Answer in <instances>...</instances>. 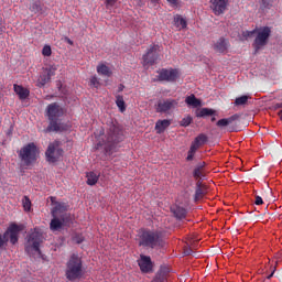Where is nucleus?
I'll list each match as a JSON object with an SVG mask.
<instances>
[{
    "mask_svg": "<svg viewBox=\"0 0 282 282\" xmlns=\"http://www.w3.org/2000/svg\"><path fill=\"white\" fill-rule=\"evenodd\" d=\"M154 107H177V100L171 99V98H167V99L160 98L158 99Z\"/></svg>",
    "mask_w": 282,
    "mask_h": 282,
    "instance_id": "27",
    "label": "nucleus"
},
{
    "mask_svg": "<svg viewBox=\"0 0 282 282\" xmlns=\"http://www.w3.org/2000/svg\"><path fill=\"white\" fill-rule=\"evenodd\" d=\"M156 78L153 79V83H176L180 78V69L178 68H160L156 70Z\"/></svg>",
    "mask_w": 282,
    "mask_h": 282,
    "instance_id": "8",
    "label": "nucleus"
},
{
    "mask_svg": "<svg viewBox=\"0 0 282 282\" xmlns=\"http://www.w3.org/2000/svg\"><path fill=\"white\" fill-rule=\"evenodd\" d=\"M29 10L33 14H44V17H47V7L41 0L31 2Z\"/></svg>",
    "mask_w": 282,
    "mask_h": 282,
    "instance_id": "15",
    "label": "nucleus"
},
{
    "mask_svg": "<svg viewBox=\"0 0 282 282\" xmlns=\"http://www.w3.org/2000/svg\"><path fill=\"white\" fill-rule=\"evenodd\" d=\"M83 241H85V238L82 235H76L74 237V242L75 243H83Z\"/></svg>",
    "mask_w": 282,
    "mask_h": 282,
    "instance_id": "49",
    "label": "nucleus"
},
{
    "mask_svg": "<svg viewBox=\"0 0 282 282\" xmlns=\"http://www.w3.org/2000/svg\"><path fill=\"white\" fill-rule=\"evenodd\" d=\"M196 188H206V185H204L202 183V180L198 178L197 183H196Z\"/></svg>",
    "mask_w": 282,
    "mask_h": 282,
    "instance_id": "51",
    "label": "nucleus"
},
{
    "mask_svg": "<svg viewBox=\"0 0 282 282\" xmlns=\"http://www.w3.org/2000/svg\"><path fill=\"white\" fill-rule=\"evenodd\" d=\"M254 204H256V206L263 205V198L261 196H256Z\"/></svg>",
    "mask_w": 282,
    "mask_h": 282,
    "instance_id": "50",
    "label": "nucleus"
},
{
    "mask_svg": "<svg viewBox=\"0 0 282 282\" xmlns=\"http://www.w3.org/2000/svg\"><path fill=\"white\" fill-rule=\"evenodd\" d=\"M270 36H272V28L270 26H258L256 39L252 43L254 54L261 52L270 43Z\"/></svg>",
    "mask_w": 282,
    "mask_h": 282,
    "instance_id": "6",
    "label": "nucleus"
},
{
    "mask_svg": "<svg viewBox=\"0 0 282 282\" xmlns=\"http://www.w3.org/2000/svg\"><path fill=\"white\" fill-rule=\"evenodd\" d=\"M249 95H241L234 101L235 107H246L248 105Z\"/></svg>",
    "mask_w": 282,
    "mask_h": 282,
    "instance_id": "29",
    "label": "nucleus"
},
{
    "mask_svg": "<svg viewBox=\"0 0 282 282\" xmlns=\"http://www.w3.org/2000/svg\"><path fill=\"white\" fill-rule=\"evenodd\" d=\"M185 105L187 107H204L206 104L204 102V99L198 98L195 94H191L185 97Z\"/></svg>",
    "mask_w": 282,
    "mask_h": 282,
    "instance_id": "19",
    "label": "nucleus"
},
{
    "mask_svg": "<svg viewBox=\"0 0 282 282\" xmlns=\"http://www.w3.org/2000/svg\"><path fill=\"white\" fill-rule=\"evenodd\" d=\"M22 204H23L24 210L30 212V209L32 208V200H30V197L24 196L22 199Z\"/></svg>",
    "mask_w": 282,
    "mask_h": 282,
    "instance_id": "37",
    "label": "nucleus"
},
{
    "mask_svg": "<svg viewBox=\"0 0 282 282\" xmlns=\"http://www.w3.org/2000/svg\"><path fill=\"white\" fill-rule=\"evenodd\" d=\"M90 85L93 87H96V89L100 87V80H98V77L96 75L90 78Z\"/></svg>",
    "mask_w": 282,
    "mask_h": 282,
    "instance_id": "43",
    "label": "nucleus"
},
{
    "mask_svg": "<svg viewBox=\"0 0 282 282\" xmlns=\"http://www.w3.org/2000/svg\"><path fill=\"white\" fill-rule=\"evenodd\" d=\"M139 8H144L145 3L144 0H138Z\"/></svg>",
    "mask_w": 282,
    "mask_h": 282,
    "instance_id": "56",
    "label": "nucleus"
},
{
    "mask_svg": "<svg viewBox=\"0 0 282 282\" xmlns=\"http://www.w3.org/2000/svg\"><path fill=\"white\" fill-rule=\"evenodd\" d=\"M250 105H254V107H282V102L274 104L272 100L253 99L252 96L249 95L247 106Z\"/></svg>",
    "mask_w": 282,
    "mask_h": 282,
    "instance_id": "14",
    "label": "nucleus"
},
{
    "mask_svg": "<svg viewBox=\"0 0 282 282\" xmlns=\"http://www.w3.org/2000/svg\"><path fill=\"white\" fill-rule=\"evenodd\" d=\"M58 70V65L53 64L45 68L44 73L48 78H52V76H56V72Z\"/></svg>",
    "mask_w": 282,
    "mask_h": 282,
    "instance_id": "32",
    "label": "nucleus"
},
{
    "mask_svg": "<svg viewBox=\"0 0 282 282\" xmlns=\"http://www.w3.org/2000/svg\"><path fill=\"white\" fill-rule=\"evenodd\" d=\"M85 271L83 270V259L78 254L73 253L66 263L65 276L68 281H78L83 279Z\"/></svg>",
    "mask_w": 282,
    "mask_h": 282,
    "instance_id": "4",
    "label": "nucleus"
},
{
    "mask_svg": "<svg viewBox=\"0 0 282 282\" xmlns=\"http://www.w3.org/2000/svg\"><path fill=\"white\" fill-rule=\"evenodd\" d=\"M43 242V231L35 227L26 238L25 252L30 253L32 250L41 254V245Z\"/></svg>",
    "mask_w": 282,
    "mask_h": 282,
    "instance_id": "7",
    "label": "nucleus"
},
{
    "mask_svg": "<svg viewBox=\"0 0 282 282\" xmlns=\"http://www.w3.org/2000/svg\"><path fill=\"white\" fill-rule=\"evenodd\" d=\"M194 180H204L206 177V162H199L193 170Z\"/></svg>",
    "mask_w": 282,
    "mask_h": 282,
    "instance_id": "20",
    "label": "nucleus"
},
{
    "mask_svg": "<svg viewBox=\"0 0 282 282\" xmlns=\"http://www.w3.org/2000/svg\"><path fill=\"white\" fill-rule=\"evenodd\" d=\"M262 10H270L272 8V0H261Z\"/></svg>",
    "mask_w": 282,
    "mask_h": 282,
    "instance_id": "41",
    "label": "nucleus"
},
{
    "mask_svg": "<svg viewBox=\"0 0 282 282\" xmlns=\"http://www.w3.org/2000/svg\"><path fill=\"white\" fill-rule=\"evenodd\" d=\"M172 8H180V0H166Z\"/></svg>",
    "mask_w": 282,
    "mask_h": 282,
    "instance_id": "45",
    "label": "nucleus"
},
{
    "mask_svg": "<svg viewBox=\"0 0 282 282\" xmlns=\"http://www.w3.org/2000/svg\"><path fill=\"white\" fill-rule=\"evenodd\" d=\"M135 241L139 248H144L145 250H158V248H164V237L162 236V231L155 229H139Z\"/></svg>",
    "mask_w": 282,
    "mask_h": 282,
    "instance_id": "1",
    "label": "nucleus"
},
{
    "mask_svg": "<svg viewBox=\"0 0 282 282\" xmlns=\"http://www.w3.org/2000/svg\"><path fill=\"white\" fill-rule=\"evenodd\" d=\"M137 263L143 274H150V272H153V261L151 260V256L140 254Z\"/></svg>",
    "mask_w": 282,
    "mask_h": 282,
    "instance_id": "12",
    "label": "nucleus"
},
{
    "mask_svg": "<svg viewBox=\"0 0 282 282\" xmlns=\"http://www.w3.org/2000/svg\"><path fill=\"white\" fill-rule=\"evenodd\" d=\"M106 8H113L116 3H118V0H106Z\"/></svg>",
    "mask_w": 282,
    "mask_h": 282,
    "instance_id": "46",
    "label": "nucleus"
},
{
    "mask_svg": "<svg viewBox=\"0 0 282 282\" xmlns=\"http://www.w3.org/2000/svg\"><path fill=\"white\" fill-rule=\"evenodd\" d=\"M215 120H217V118H215V117H212V122H215Z\"/></svg>",
    "mask_w": 282,
    "mask_h": 282,
    "instance_id": "61",
    "label": "nucleus"
},
{
    "mask_svg": "<svg viewBox=\"0 0 282 282\" xmlns=\"http://www.w3.org/2000/svg\"><path fill=\"white\" fill-rule=\"evenodd\" d=\"M171 213H173L176 219H185L188 212L186 210V208L175 205L171 207Z\"/></svg>",
    "mask_w": 282,
    "mask_h": 282,
    "instance_id": "25",
    "label": "nucleus"
},
{
    "mask_svg": "<svg viewBox=\"0 0 282 282\" xmlns=\"http://www.w3.org/2000/svg\"><path fill=\"white\" fill-rule=\"evenodd\" d=\"M185 254H187V256H188V254H191V251H188V250H187V251H185Z\"/></svg>",
    "mask_w": 282,
    "mask_h": 282,
    "instance_id": "62",
    "label": "nucleus"
},
{
    "mask_svg": "<svg viewBox=\"0 0 282 282\" xmlns=\"http://www.w3.org/2000/svg\"><path fill=\"white\" fill-rule=\"evenodd\" d=\"M122 128L120 126L112 123L107 132V135L99 140L95 144V151H99L104 155H111L113 153V149H116V144L122 141Z\"/></svg>",
    "mask_w": 282,
    "mask_h": 282,
    "instance_id": "2",
    "label": "nucleus"
},
{
    "mask_svg": "<svg viewBox=\"0 0 282 282\" xmlns=\"http://www.w3.org/2000/svg\"><path fill=\"white\" fill-rule=\"evenodd\" d=\"M65 110L61 107H48L46 110V116L48 118V126L46 128V133H58L63 131H67L69 129V124L63 122V115Z\"/></svg>",
    "mask_w": 282,
    "mask_h": 282,
    "instance_id": "3",
    "label": "nucleus"
},
{
    "mask_svg": "<svg viewBox=\"0 0 282 282\" xmlns=\"http://www.w3.org/2000/svg\"><path fill=\"white\" fill-rule=\"evenodd\" d=\"M272 276H274V271H272V273L269 274V275L267 276V279H271Z\"/></svg>",
    "mask_w": 282,
    "mask_h": 282,
    "instance_id": "60",
    "label": "nucleus"
},
{
    "mask_svg": "<svg viewBox=\"0 0 282 282\" xmlns=\"http://www.w3.org/2000/svg\"><path fill=\"white\" fill-rule=\"evenodd\" d=\"M199 144L196 143L195 141L191 144L189 151H192L193 153H197V149H199Z\"/></svg>",
    "mask_w": 282,
    "mask_h": 282,
    "instance_id": "47",
    "label": "nucleus"
},
{
    "mask_svg": "<svg viewBox=\"0 0 282 282\" xmlns=\"http://www.w3.org/2000/svg\"><path fill=\"white\" fill-rule=\"evenodd\" d=\"M69 219V215L65 214L64 216H61V219L57 217H54V219L51 220L50 228L51 230H61L65 224H67Z\"/></svg>",
    "mask_w": 282,
    "mask_h": 282,
    "instance_id": "18",
    "label": "nucleus"
},
{
    "mask_svg": "<svg viewBox=\"0 0 282 282\" xmlns=\"http://www.w3.org/2000/svg\"><path fill=\"white\" fill-rule=\"evenodd\" d=\"M119 111H120L121 113H124V112L127 111V107H119Z\"/></svg>",
    "mask_w": 282,
    "mask_h": 282,
    "instance_id": "58",
    "label": "nucleus"
},
{
    "mask_svg": "<svg viewBox=\"0 0 282 282\" xmlns=\"http://www.w3.org/2000/svg\"><path fill=\"white\" fill-rule=\"evenodd\" d=\"M230 47V41L224 36L219 37L218 41L214 44V50L219 52V54H226Z\"/></svg>",
    "mask_w": 282,
    "mask_h": 282,
    "instance_id": "17",
    "label": "nucleus"
},
{
    "mask_svg": "<svg viewBox=\"0 0 282 282\" xmlns=\"http://www.w3.org/2000/svg\"><path fill=\"white\" fill-rule=\"evenodd\" d=\"M257 30L258 26H256L252 31H242V37L245 41H248V39H252V36H257Z\"/></svg>",
    "mask_w": 282,
    "mask_h": 282,
    "instance_id": "35",
    "label": "nucleus"
},
{
    "mask_svg": "<svg viewBox=\"0 0 282 282\" xmlns=\"http://www.w3.org/2000/svg\"><path fill=\"white\" fill-rule=\"evenodd\" d=\"M42 56L50 57L52 56V46L48 44H45L42 48Z\"/></svg>",
    "mask_w": 282,
    "mask_h": 282,
    "instance_id": "39",
    "label": "nucleus"
},
{
    "mask_svg": "<svg viewBox=\"0 0 282 282\" xmlns=\"http://www.w3.org/2000/svg\"><path fill=\"white\" fill-rule=\"evenodd\" d=\"M206 195V187H196L194 199L199 202Z\"/></svg>",
    "mask_w": 282,
    "mask_h": 282,
    "instance_id": "34",
    "label": "nucleus"
},
{
    "mask_svg": "<svg viewBox=\"0 0 282 282\" xmlns=\"http://www.w3.org/2000/svg\"><path fill=\"white\" fill-rule=\"evenodd\" d=\"M88 186H96L98 184L99 175L95 172H89L86 175Z\"/></svg>",
    "mask_w": 282,
    "mask_h": 282,
    "instance_id": "30",
    "label": "nucleus"
},
{
    "mask_svg": "<svg viewBox=\"0 0 282 282\" xmlns=\"http://www.w3.org/2000/svg\"><path fill=\"white\" fill-rule=\"evenodd\" d=\"M174 25L175 28H180L181 25L182 30H186V28H188V21L186 20V18L180 14H176L174 15Z\"/></svg>",
    "mask_w": 282,
    "mask_h": 282,
    "instance_id": "28",
    "label": "nucleus"
},
{
    "mask_svg": "<svg viewBox=\"0 0 282 282\" xmlns=\"http://www.w3.org/2000/svg\"><path fill=\"white\" fill-rule=\"evenodd\" d=\"M170 127H171V120H169V119L158 120L155 123V131H156V133L162 134Z\"/></svg>",
    "mask_w": 282,
    "mask_h": 282,
    "instance_id": "24",
    "label": "nucleus"
},
{
    "mask_svg": "<svg viewBox=\"0 0 282 282\" xmlns=\"http://www.w3.org/2000/svg\"><path fill=\"white\" fill-rule=\"evenodd\" d=\"M243 118V113H236L230 116L229 118L219 119L216 123L217 127L224 129V127H229V124H235L237 120H241Z\"/></svg>",
    "mask_w": 282,
    "mask_h": 282,
    "instance_id": "16",
    "label": "nucleus"
},
{
    "mask_svg": "<svg viewBox=\"0 0 282 282\" xmlns=\"http://www.w3.org/2000/svg\"><path fill=\"white\" fill-rule=\"evenodd\" d=\"M3 85L0 84V105H1V101L3 100Z\"/></svg>",
    "mask_w": 282,
    "mask_h": 282,
    "instance_id": "53",
    "label": "nucleus"
},
{
    "mask_svg": "<svg viewBox=\"0 0 282 282\" xmlns=\"http://www.w3.org/2000/svg\"><path fill=\"white\" fill-rule=\"evenodd\" d=\"M195 158V152H192L188 150L187 156H186V162H193V159Z\"/></svg>",
    "mask_w": 282,
    "mask_h": 282,
    "instance_id": "48",
    "label": "nucleus"
},
{
    "mask_svg": "<svg viewBox=\"0 0 282 282\" xmlns=\"http://www.w3.org/2000/svg\"><path fill=\"white\" fill-rule=\"evenodd\" d=\"M116 105L117 107H127V104L124 102V97L122 95H118L116 97Z\"/></svg>",
    "mask_w": 282,
    "mask_h": 282,
    "instance_id": "40",
    "label": "nucleus"
},
{
    "mask_svg": "<svg viewBox=\"0 0 282 282\" xmlns=\"http://www.w3.org/2000/svg\"><path fill=\"white\" fill-rule=\"evenodd\" d=\"M193 122V118L185 117L181 120L180 124L181 127H188Z\"/></svg>",
    "mask_w": 282,
    "mask_h": 282,
    "instance_id": "42",
    "label": "nucleus"
},
{
    "mask_svg": "<svg viewBox=\"0 0 282 282\" xmlns=\"http://www.w3.org/2000/svg\"><path fill=\"white\" fill-rule=\"evenodd\" d=\"M47 107H59L56 102L50 104Z\"/></svg>",
    "mask_w": 282,
    "mask_h": 282,
    "instance_id": "59",
    "label": "nucleus"
},
{
    "mask_svg": "<svg viewBox=\"0 0 282 282\" xmlns=\"http://www.w3.org/2000/svg\"><path fill=\"white\" fill-rule=\"evenodd\" d=\"M50 80H52L51 77H48L46 74L40 76V78L36 82V87H45V85H47V83H50Z\"/></svg>",
    "mask_w": 282,
    "mask_h": 282,
    "instance_id": "33",
    "label": "nucleus"
},
{
    "mask_svg": "<svg viewBox=\"0 0 282 282\" xmlns=\"http://www.w3.org/2000/svg\"><path fill=\"white\" fill-rule=\"evenodd\" d=\"M36 153H39L36 144L29 143L20 150L19 158L24 166H32L36 162Z\"/></svg>",
    "mask_w": 282,
    "mask_h": 282,
    "instance_id": "9",
    "label": "nucleus"
},
{
    "mask_svg": "<svg viewBox=\"0 0 282 282\" xmlns=\"http://www.w3.org/2000/svg\"><path fill=\"white\" fill-rule=\"evenodd\" d=\"M45 155H46V160L51 164L58 162V160L63 158V149H61V141L51 142L47 147Z\"/></svg>",
    "mask_w": 282,
    "mask_h": 282,
    "instance_id": "10",
    "label": "nucleus"
},
{
    "mask_svg": "<svg viewBox=\"0 0 282 282\" xmlns=\"http://www.w3.org/2000/svg\"><path fill=\"white\" fill-rule=\"evenodd\" d=\"M23 230V225H17V223L11 224L3 235L0 234V248L3 246H8V242L12 243V246H17L19 243V235Z\"/></svg>",
    "mask_w": 282,
    "mask_h": 282,
    "instance_id": "5",
    "label": "nucleus"
},
{
    "mask_svg": "<svg viewBox=\"0 0 282 282\" xmlns=\"http://www.w3.org/2000/svg\"><path fill=\"white\" fill-rule=\"evenodd\" d=\"M152 282H166V274L164 272H158Z\"/></svg>",
    "mask_w": 282,
    "mask_h": 282,
    "instance_id": "38",
    "label": "nucleus"
},
{
    "mask_svg": "<svg viewBox=\"0 0 282 282\" xmlns=\"http://www.w3.org/2000/svg\"><path fill=\"white\" fill-rule=\"evenodd\" d=\"M118 91H124V85L123 84H119L118 86Z\"/></svg>",
    "mask_w": 282,
    "mask_h": 282,
    "instance_id": "57",
    "label": "nucleus"
},
{
    "mask_svg": "<svg viewBox=\"0 0 282 282\" xmlns=\"http://www.w3.org/2000/svg\"><path fill=\"white\" fill-rule=\"evenodd\" d=\"M65 43H67L68 45H74V42L72 41V39H69L68 36L64 37Z\"/></svg>",
    "mask_w": 282,
    "mask_h": 282,
    "instance_id": "52",
    "label": "nucleus"
},
{
    "mask_svg": "<svg viewBox=\"0 0 282 282\" xmlns=\"http://www.w3.org/2000/svg\"><path fill=\"white\" fill-rule=\"evenodd\" d=\"M210 8L216 17H219L228 10V0H210Z\"/></svg>",
    "mask_w": 282,
    "mask_h": 282,
    "instance_id": "13",
    "label": "nucleus"
},
{
    "mask_svg": "<svg viewBox=\"0 0 282 282\" xmlns=\"http://www.w3.org/2000/svg\"><path fill=\"white\" fill-rule=\"evenodd\" d=\"M68 208H69V206H67V204H65V203H56L52 209V216L53 217H63L64 215H67V213H65V212L68 210Z\"/></svg>",
    "mask_w": 282,
    "mask_h": 282,
    "instance_id": "22",
    "label": "nucleus"
},
{
    "mask_svg": "<svg viewBox=\"0 0 282 282\" xmlns=\"http://www.w3.org/2000/svg\"><path fill=\"white\" fill-rule=\"evenodd\" d=\"M13 91L20 100H28L30 98V89L23 87V85L14 84Z\"/></svg>",
    "mask_w": 282,
    "mask_h": 282,
    "instance_id": "21",
    "label": "nucleus"
},
{
    "mask_svg": "<svg viewBox=\"0 0 282 282\" xmlns=\"http://www.w3.org/2000/svg\"><path fill=\"white\" fill-rule=\"evenodd\" d=\"M207 140H208V137H206V134H198L195 138L194 142L198 143V145L202 147V144H206Z\"/></svg>",
    "mask_w": 282,
    "mask_h": 282,
    "instance_id": "36",
    "label": "nucleus"
},
{
    "mask_svg": "<svg viewBox=\"0 0 282 282\" xmlns=\"http://www.w3.org/2000/svg\"><path fill=\"white\" fill-rule=\"evenodd\" d=\"M160 44H152L148 48L147 53L143 54L142 61L145 65H155L158 58H160Z\"/></svg>",
    "mask_w": 282,
    "mask_h": 282,
    "instance_id": "11",
    "label": "nucleus"
},
{
    "mask_svg": "<svg viewBox=\"0 0 282 282\" xmlns=\"http://www.w3.org/2000/svg\"><path fill=\"white\" fill-rule=\"evenodd\" d=\"M171 111V107H158L156 113H169Z\"/></svg>",
    "mask_w": 282,
    "mask_h": 282,
    "instance_id": "44",
    "label": "nucleus"
},
{
    "mask_svg": "<svg viewBox=\"0 0 282 282\" xmlns=\"http://www.w3.org/2000/svg\"><path fill=\"white\" fill-rule=\"evenodd\" d=\"M217 110L210 108H197L195 110L196 118H208L209 116H216Z\"/></svg>",
    "mask_w": 282,
    "mask_h": 282,
    "instance_id": "23",
    "label": "nucleus"
},
{
    "mask_svg": "<svg viewBox=\"0 0 282 282\" xmlns=\"http://www.w3.org/2000/svg\"><path fill=\"white\" fill-rule=\"evenodd\" d=\"M56 89L62 96H67L69 94V88H67V85H64L61 80H56Z\"/></svg>",
    "mask_w": 282,
    "mask_h": 282,
    "instance_id": "31",
    "label": "nucleus"
},
{
    "mask_svg": "<svg viewBox=\"0 0 282 282\" xmlns=\"http://www.w3.org/2000/svg\"><path fill=\"white\" fill-rule=\"evenodd\" d=\"M161 0H150V3L155 8V6H159Z\"/></svg>",
    "mask_w": 282,
    "mask_h": 282,
    "instance_id": "54",
    "label": "nucleus"
},
{
    "mask_svg": "<svg viewBox=\"0 0 282 282\" xmlns=\"http://www.w3.org/2000/svg\"><path fill=\"white\" fill-rule=\"evenodd\" d=\"M97 74H99V76H107V78H111V76H113L111 68H109L105 63H100L97 66Z\"/></svg>",
    "mask_w": 282,
    "mask_h": 282,
    "instance_id": "26",
    "label": "nucleus"
},
{
    "mask_svg": "<svg viewBox=\"0 0 282 282\" xmlns=\"http://www.w3.org/2000/svg\"><path fill=\"white\" fill-rule=\"evenodd\" d=\"M3 34V19L0 18V35Z\"/></svg>",
    "mask_w": 282,
    "mask_h": 282,
    "instance_id": "55",
    "label": "nucleus"
}]
</instances>
